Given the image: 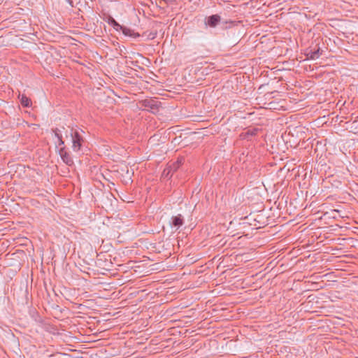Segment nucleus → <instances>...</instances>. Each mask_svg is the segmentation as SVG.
Returning <instances> with one entry per match:
<instances>
[{"mask_svg":"<svg viewBox=\"0 0 358 358\" xmlns=\"http://www.w3.org/2000/svg\"><path fill=\"white\" fill-rule=\"evenodd\" d=\"M59 155L62 161L68 166H72L73 164V159L70 154L65 150V148H62L59 150Z\"/></svg>","mask_w":358,"mask_h":358,"instance_id":"3","label":"nucleus"},{"mask_svg":"<svg viewBox=\"0 0 358 358\" xmlns=\"http://www.w3.org/2000/svg\"><path fill=\"white\" fill-rule=\"evenodd\" d=\"M108 24H110L115 30H121L123 26L120 25L113 17H110Z\"/></svg>","mask_w":358,"mask_h":358,"instance_id":"11","label":"nucleus"},{"mask_svg":"<svg viewBox=\"0 0 358 358\" xmlns=\"http://www.w3.org/2000/svg\"><path fill=\"white\" fill-rule=\"evenodd\" d=\"M73 149L74 151H79L81 149L83 143L84 142L83 137L80 135L78 131L75 130L71 134Z\"/></svg>","mask_w":358,"mask_h":358,"instance_id":"1","label":"nucleus"},{"mask_svg":"<svg viewBox=\"0 0 358 358\" xmlns=\"http://www.w3.org/2000/svg\"><path fill=\"white\" fill-rule=\"evenodd\" d=\"M184 224V219L182 215L178 214L176 216H173L171 218V226L176 227L178 229Z\"/></svg>","mask_w":358,"mask_h":358,"instance_id":"6","label":"nucleus"},{"mask_svg":"<svg viewBox=\"0 0 358 358\" xmlns=\"http://www.w3.org/2000/svg\"><path fill=\"white\" fill-rule=\"evenodd\" d=\"M121 30L125 36H132L134 38H137L140 36V34L138 33H135L133 30L124 26H123Z\"/></svg>","mask_w":358,"mask_h":358,"instance_id":"9","label":"nucleus"},{"mask_svg":"<svg viewBox=\"0 0 358 358\" xmlns=\"http://www.w3.org/2000/svg\"><path fill=\"white\" fill-rule=\"evenodd\" d=\"M220 21L221 17L217 14H215L206 17L205 24L210 27L214 28L220 22Z\"/></svg>","mask_w":358,"mask_h":358,"instance_id":"2","label":"nucleus"},{"mask_svg":"<svg viewBox=\"0 0 358 358\" xmlns=\"http://www.w3.org/2000/svg\"><path fill=\"white\" fill-rule=\"evenodd\" d=\"M20 96V103L24 107H29L31 106V101L29 98H28L26 95L22 94L19 95Z\"/></svg>","mask_w":358,"mask_h":358,"instance_id":"10","label":"nucleus"},{"mask_svg":"<svg viewBox=\"0 0 358 358\" xmlns=\"http://www.w3.org/2000/svg\"><path fill=\"white\" fill-rule=\"evenodd\" d=\"M58 143L59 145H64V142L62 138L58 139Z\"/></svg>","mask_w":358,"mask_h":358,"instance_id":"14","label":"nucleus"},{"mask_svg":"<svg viewBox=\"0 0 358 358\" xmlns=\"http://www.w3.org/2000/svg\"><path fill=\"white\" fill-rule=\"evenodd\" d=\"M259 131V129L258 128H250L248 129L246 131L241 133L240 136L243 139H247L248 141H249L250 140L251 137L257 135Z\"/></svg>","mask_w":358,"mask_h":358,"instance_id":"4","label":"nucleus"},{"mask_svg":"<svg viewBox=\"0 0 358 358\" xmlns=\"http://www.w3.org/2000/svg\"><path fill=\"white\" fill-rule=\"evenodd\" d=\"M52 131L55 134V136L57 138V139L62 138V135L60 133V131L57 129H52Z\"/></svg>","mask_w":358,"mask_h":358,"instance_id":"13","label":"nucleus"},{"mask_svg":"<svg viewBox=\"0 0 358 358\" xmlns=\"http://www.w3.org/2000/svg\"><path fill=\"white\" fill-rule=\"evenodd\" d=\"M143 105L146 107L150 108V110L154 112V110H157L158 105L157 101L152 99H145L143 101Z\"/></svg>","mask_w":358,"mask_h":358,"instance_id":"8","label":"nucleus"},{"mask_svg":"<svg viewBox=\"0 0 358 358\" xmlns=\"http://www.w3.org/2000/svg\"><path fill=\"white\" fill-rule=\"evenodd\" d=\"M322 52L320 47L317 45V48L308 50L306 55L310 59H316L322 55Z\"/></svg>","mask_w":358,"mask_h":358,"instance_id":"5","label":"nucleus"},{"mask_svg":"<svg viewBox=\"0 0 358 358\" xmlns=\"http://www.w3.org/2000/svg\"><path fill=\"white\" fill-rule=\"evenodd\" d=\"M173 172L171 171V169L166 165V168L164 169L162 177L164 178H171L173 176Z\"/></svg>","mask_w":358,"mask_h":358,"instance_id":"12","label":"nucleus"},{"mask_svg":"<svg viewBox=\"0 0 358 358\" xmlns=\"http://www.w3.org/2000/svg\"><path fill=\"white\" fill-rule=\"evenodd\" d=\"M184 160H185V159L183 157H180L177 159V161H176L174 162L169 163L167 165L171 169V171L174 173L183 164Z\"/></svg>","mask_w":358,"mask_h":358,"instance_id":"7","label":"nucleus"}]
</instances>
